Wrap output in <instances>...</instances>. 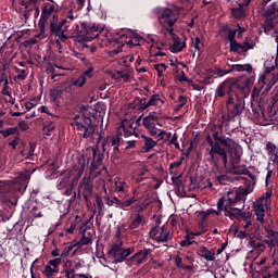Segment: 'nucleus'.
Listing matches in <instances>:
<instances>
[{
    "label": "nucleus",
    "instance_id": "nucleus-1",
    "mask_svg": "<svg viewBox=\"0 0 278 278\" xmlns=\"http://www.w3.org/2000/svg\"><path fill=\"white\" fill-rule=\"evenodd\" d=\"M249 191L247 189H237L228 191L226 195L217 202V214L225 212L226 216H232L239 220L240 225L248 231H253V222L251 220V212H242L236 207L237 203L247 199Z\"/></svg>",
    "mask_w": 278,
    "mask_h": 278
},
{
    "label": "nucleus",
    "instance_id": "nucleus-2",
    "mask_svg": "<svg viewBox=\"0 0 278 278\" xmlns=\"http://www.w3.org/2000/svg\"><path fill=\"white\" fill-rule=\"evenodd\" d=\"M212 132L215 142L210 135L206 137L207 144L211 147V149L207 150V154L210 155L207 162H211L214 166H218V157H220L224 167L227 168V150H225V148L230 149V147H236V141L229 137L219 136L218 131L214 129H212ZM216 155H218V157Z\"/></svg>",
    "mask_w": 278,
    "mask_h": 278
},
{
    "label": "nucleus",
    "instance_id": "nucleus-3",
    "mask_svg": "<svg viewBox=\"0 0 278 278\" xmlns=\"http://www.w3.org/2000/svg\"><path fill=\"white\" fill-rule=\"evenodd\" d=\"M84 170H86V159L83 155L76 156L72 169H66L60 175L56 188L64 190L68 186H75L81 179Z\"/></svg>",
    "mask_w": 278,
    "mask_h": 278
},
{
    "label": "nucleus",
    "instance_id": "nucleus-4",
    "mask_svg": "<svg viewBox=\"0 0 278 278\" xmlns=\"http://www.w3.org/2000/svg\"><path fill=\"white\" fill-rule=\"evenodd\" d=\"M86 0H71L68 8L64 11V18L58 22V15H53L50 21V31L53 36H56L62 31V28L66 23H72L75 18H79V11L83 10Z\"/></svg>",
    "mask_w": 278,
    "mask_h": 278
},
{
    "label": "nucleus",
    "instance_id": "nucleus-5",
    "mask_svg": "<svg viewBox=\"0 0 278 278\" xmlns=\"http://www.w3.org/2000/svg\"><path fill=\"white\" fill-rule=\"evenodd\" d=\"M138 127H140V119L130 118L123 119L116 131L117 135L112 137L111 144L114 151H118V147H121V137L130 138V136H135L138 138Z\"/></svg>",
    "mask_w": 278,
    "mask_h": 278
},
{
    "label": "nucleus",
    "instance_id": "nucleus-6",
    "mask_svg": "<svg viewBox=\"0 0 278 278\" xmlns=\"http://www.w3.org/2000/svg\"><path fill=\"white\" fill-rule=\"evenodd\" d=\"M109 43L111 47H115L111 53H113V55H118V53L123 51L125 45H128L129 47H138L140 45V36L135 35L131 30H122L111 38Z\"/></svg>",
    "mask_w": 278,
    "mask_h": 278
},
{
    "label": "nucleus",
    "instance_id": "nucleus-7",
    "mask_svg": "<svg viewBox=\"0 0 278 278\" xmlns=\"http://www.w3.org/2000/svg\"><path fill=\"white\" fill-rule=\"evenodd\" d=\"M31 177V172L21 173L14 180H0V194H10V192H23L27 190V185Z\"/></svg>",
    "mask_w": 278,
    "mask_h": 278
},
{
    "label": "nucleus",
    "instance_id": "nucleus-8",
    "mask_svg": "<svg viewBox=\"0 0 278 278\" xmlns=\"http://www.w3.org/2000/svg\"><path fill=\"white\" fill-rule=\"evenodd\" d=\"M71 127L84 138H92L97 131V126L92 125V119L84 113H77L74 116Z\"/></svg>",
    "mask_w": 278,
    "mask_h": 278
},
{
    "label": "nucleus",
    "instance_id": "nucleus-9",
    "mask_svg": "<svg viewBox=\"0 0 278 278\" xmlns=\"http://www.w3.org/2000/svg\"><path fill=\"white\" fill-rule=\"evenodd\" d=\"M154 13L157 16L160 25L167 29L168 34H173V27L177 23V14L168 8H156L154 9Z\"/></svg>",
    "mask_w": 278,
    "mask_h": 278
},
{
    "label": "nucleus",
    "instance_id": "nucleus-10",
    "mask_svg": "<svg viewBox=\"0 0 278 278\" xmlns=\"http://www.w3.org/2000/svg\"><path fill=\"white\" fill-rule=\"evenodd\" d=\"M244 105L242 98L236 93H230L226 103L228 121H233V118L240 116L244 112Z\"/></svg>",
    "mask_w": 278,
    "mask_h": 278
},
{
    "label": "nucleus",
    "instance_id": "nucleus-11",
    "mask_svg": "<svg viewBox=\"0 0 278 278\" xmlns=\"http://www.w3.org/2000/svg\"><path fill=\"white\" fill-rule=\"evenodd\" d=\"M103 31V27L99 25H88V23L83 22L81 28L76 35V40L78 42H91L94 38H99V34Z\"/></svg>",
    "mask_w": 278,
    "mask_h": 278
},
{
    "label": "nucleus",
    "instance_id": "nucleus-12",
    "mask_svg": "<svg viewBox=\"0 0 278 278\" xmlns=\"http://www.w3.org/2000/svg\"><path fill=\"white\" fill-rule=\"evenodd\" d=\"M167 100L166 97L162 93H154L150 97L147 103H142V100L137 99L134 103L130 104L131 110H147V108H162V105H166Z\"/></svg>",
    "mask_w": 278,
    "mask_h": 278
},
{
    "label": "nucleus",
    "instance_id": "nucleus-13",
    "mask_svg": "<svg viewBox=\"0 0 278 278\" xmlns=\"http://www.w3.org/2000/svg\"><path fill=\"white\" fill-rule=\"evenodd\" d=\"M270 197H273V190H267L265 195L254 202V214L256 215V220H258V223H264L266 210L270 208Z\"/></svg>",
    "mask_w": 278,
    "mask_h": 278
},
{
    "label": "nucleus",
    "instance_id": "nucleus-14",
    "mask_svg": "<svg viewBox=\"0 0 278 278\" xmlns=\"http://www.w3.org/2000/svg\"><path fill=\"white\" fill-rule=\"evenodd\" d=\"M270 79L267 78V75L264 74L258 78L260 87H253L252 93H251V104L254 105H261L262 100L264 99V93H262V88H264L265 92H268L273 85L268 84Z\"/></svg>",
    "mask_w": 278,
    "mask_h": 278
},
{
    "label": "nucleus",
    "instance_id": "nucleus-15",
    "mask_svg": "<svg viewBox=\"0 0 278 278\" xmlns=\"http://www.w3.org/2000/svg\"><path fill=\"white\" fill-rule=\"evenodd\" d=\"M160 118H162V113H155L151 112L147 117L143 118V127L148 129L150 136H159L160 127H162V124H160Z\"/></svg>",
    "mask_w": 278,
    "mask_h": 278
},
{
    "label": "nucleus",
    "instance_id": "nucleus-16",
    "mask_svg": "<svg viewBox=\"0 0 278 278\" xmlns=\"http://www.w3.org/2000/svg\"><path fill=\"white\" fill-rule=\"evenodd\" d=\"M134 253L132 249L123 248V242H117L112 245L110 249V255L113 257L116 264H121V262H125V258L129 257Z\"/></svg>",
    "mask_w": 278,
    "mask_h": 278
},
{
    "label": "nucleus",
    "instance_id": "nucleus-17",
    "mask_svg": "<svg viewBox=\"0 0 278 278\" xmlns=\"http://www.w3.org/2000/svg\"><path fill=\"white\" fill-rule=\"evenodd\" d=\"M149 236L155 242H168V240H172L170 230H168L167 225L151 228Z\"/></svg>",
    "mask_w": 278,
    "mask_h": 278
},
{
    "label": "nucleus",
    "instance_id": "nucleus-18",
    "mask_svg": "<svg viewBox=\"0 0 278 278\" xmlns=\"http://www.w3.org/2000/svg\"><path fill=\"white\" fill-rule=\"evenodd\" d=\"M253 73V66L251 64H232L229 70L216 68V75L218 77H225L229 73Z\"/></svg>",
    "mask_w": 278,
    "mask_h": 278
},
{
    "label": "nucleus",
    "instance_id": "nucleus-19",
    "mask_svg": "<svg viewBox=\"0 0 278 278\" xmlns=\"http://www.w3.org/2000/svg\"><path fill=\"white\" fill-rule=\"evenodd\" d=\"M253 47H255L253 40L245 38V40L242 43L238 41L232 43L230 46V51H232L233 53H239V55H244V53H247V51H250V49H253Z\"/></svg>",
    "mask_w": 278,
    "mask_h": 278
},
{
    "label": "nucleus",
    "instance_id": "nucleus-20",
    "mask_svg": "<svg viewBox=\"0 0 278 278\" xmlns=\"http://www.w3.org/2000/svg\"><path fill=\"white\" fill-rule=\"evenodd\" d=\"M84 265L81 264V261L74 260V261H66L64 264V270L65 277L67 278H74L77 274V270L81 268Z\"/></svg>",
    "mask_w": 278,
    "mask_h": 278
},
{
    "label": "nucleus",
    "instance_id": "nucleus-21",
    "mask_svg": "<svg viewBox=\"0 0 278 278\" xmlns=\"http://www.w3.org/2000/svg\"><path fill=\"white\" fill-rule=\"evenodd\" d=\"M60 264H62V257L50 260L42 271L45 277L53 278V275L60 271Z\"/></svg>",
    "mask_w": 278,
    "mask_h": 278
},
{
    "label": "nucleus",
    "instance_id": "nucleus-22",
    "mask_svg": "<svg viewBox=\"0 0 278 278\" xmlns=\"http://www.w3.org/2000/svg\"><path fill=\"white\" fill-rule=\"evenodd\" d=\"M149 255H151L150 249L146 248L143 250H140L128 260V264H130V266H140V264H144Z\"/></svg>",
    "mask_w": 278,
    "mask_h": 278
},
{
    "label": "nucleus",
    "instance_id": "nucleus-23",
    "mask_svg": "<svg viewBox=\"0 0 278 278\" xmlns=\"http://www.w3.org/2000/svg\"><path fill=\"white\" fill-rule=\"evenodd\" d=\"M267 155L269 157L268 164L273 166V168H278V148L275 143L267 142L266 144Z\"/></svg>",
    "mask_w": 278,
    "mask_h": 278
},
{
    "label": "nucleus",
    "instance_id": "nucleus-24",
    "mask_svg": "<svg viewBox=\"0 0 278 278\" xmlns=\"http://www.w3.org/2000/svg\"><path fill=\"white\" fill-rule=\"evenodd\" d=\"M252 119L256 125H266V115L264 114V108L261 104L253 106L252 104Z\"/></svg>",
    "mask_w": 278,
    "mask_h": 278
},
{
    "label": "nucleus",
    "instance_id": "nucleus-25",
    "mask_svg": "<svg viewBox=\"0 0 278 278\" xmlns=\"http://www.w3.org/2000/svg\"><path fill=\"white\" fill-rule=\"evenodd\" d=\"M40 3L42 0H23L21 5L25 8L26 12H34V16L40 14Z\"/></svg>",
    "mask_w": 278,
    "mask_h": 278
},
{
    "label": "nucleus",
    "instance_id": "nucleus-26",
    "mask_svg": "<svg viewBox=\"0 0 278 278\" xmlns=\"http://www.w3.org/2000/svg\"><path fill=\"white\" fill-rule=\"evenodd\" d=\"M50 16H58V4L53 1L46 3L41 10V18L47 20Z\"/></svg>",
    "mask_w": 278,
    "mask_h": 278
},
{
    "label": "nucleus",
    "instance_id": "nucleus-27",
    "mask_svg": "<svg viewBox=\"0 0 278 278\" xmlns=\"http://www.w3.org/2000/svg\"><path fill=\"white\" fill-rule=\"evenodd\" d=\"M230 172L232 173V175H247V177L251 179L252 184H255V175L249 172L247 165L231 164Z\"/></svg>",
    "mask_w": 278,
    "mask_h": 278
},
{
    "label": "nucleus",
    "instance_id": "nucleus-28",
    "mask_svg": "<svg viewBox=\"0 0 278 278\" xmlns=\"http://www.w3.org/2000/svg\"><path fill=\"white\" fill-rule=\"evenodd\" d=\"M207 231L206 228L201 227L200 230L189 232L187 236H185V239L180 241V247H190L191 244H194V237L195 236H203Z\"/></svg>",
    "mask_w": 278,
    "mask_h": 278
},
{
    "label": "nucleus",
    "instance_id": "nucleus-29",
    "mask_svg": "<svg viewBox=\"0 0 278 278\" xmlns=\"http://www.w3.org/2000/svg\"><path fill=\"white\" fill-rule=\"evenodd\" d=\"M226 93L228 94V99L230 94H236L233 90H231V84L228 80H225L217 87L215 97H225Z\"/></svg>",
    "mask_w": 278,
    "mask_h": 278
},
{
    "label": "nucleus",
    "instance_id": "nucleus-30",
    "mask_svg": "<svg viewBox=\"0 0 278 278\" xmlns=\"http://www.w3.org/2000/svg\"><path fill=\"white\" fill-rule=\"evenodd\" d=\"M92 162L90 165V173H94L103 164V153L99 152L98 150H92Z\"/></svg>",
    "mask_w": 278,
    "mask_h": 278
},
{
    "label": "nucleus",
    "instance_id": "nucleus-31",
    "mask_svg": "<svg viewBox=\"0 0 278 278\" xmlns=\"http://www.w3.org/2000/svg\"><path fill=\"white\" fill-rule=\"evenodd\" d=\"M79 233H83V237L77 242L78 247H86L87 244H92V233L86 232V225H83L80 227Z\"/></svg>",
    "mask_w": 278,
    "mask_h": 278
},
{
    "label": "nucleus",
    "instance_id": "nucleus-32",
    "mask_svg": "<svg viewBox=\"0 0 278 278\" xmlns=\"http://www.w3.org/2000/svg\"><path fill=\"white\" fill-rule=\"evenodd\" d=\"M186 49V40L179 39V37L173 35V43L169 47L172 53H180Z\"/></svg>",
    "mask_w": 278,
    "mask_h": 278
},
{
    "label": "nucleus",
    "instance_id": "nucleus-33",
    "mask_svg": "<svg viewBox=\"0 0 278 278\" xmlns=\"http://www.w3.org/2000/svg\"><path fill=\"white\" fill-rule=\"evenodd\" d=\"M226 149L229 150L231 164H240V161L242 160V149L237 148L236 143L233 147L226 148Z\"/></svg>",
    "mask_w": 278,
    "mask_h": 278
},
{
    "label": "nucleus",
    "instance_id": "nucleus-34",
    "mask_svg": "<svg viewBox=\"0 0 278 278\" xmlns=\"http://www.w3.org/2000/svg\"><path fill=\"white\" fill-rule=\"evenodd\" d=\"M83 197L85 199V201H88V199L90 198V194H92V190H93V187H92V184H90V176L88 178H84L83 180Z\"/></svg>",
    "mask_w": 278,
    "mask_h": 278
},
{
    "label": "nucleus",
    "instance_id": "nucleus-35",
    "mask_svg": "<svg viewBox=\"0 0 278 278\" xmlns=\"http://www.w3.org/2000/svg\"><path fill=\"white\" fill-rule=\"evenodd\" d=\"M249 247L253 249V251H260L261 253L266 251V244H264V241L260 238H252L249 241Z\"/></svg>",
    "mask_w": 278,
    "mask_h": 278
},
{
    "label": "nucleus",
    "instance_id": "nucleus-36",
    "mask_svg": "<svg viewBox=\"0 0 278 278\" xmlns=\"http://www.w3.org/2000/svg\"><path fill=\"white\" fill-rule=\"evenodd\" d=\"M114 186L115 192H123L124 194L129 192V185H127V181L121 179L119 177L115 178Z\"/></svg>",
    "mask_w": 278,
    "mask_h": 278
},
{
    "label": "nucleus",
    "instance_id": "nucleus-37",
    "mask_svg": "<svg viewBox=\"0 0 278 278\" xmlns=\"http://www.w3.org/2000/svg\"><path fill=\"white\" fill-rule=\"evenodd\" d=\"M114 79H116L118 84H129V81H131V73L117 72L114 74Z\"/></svg>",
    "mask_w": 278,
    "mask_h": 278
},
{
    "label": "nucleus",
    "instance_id": "nucleus-38",
    "mask_svg": "<svg viewBox=\"0 0 278 278\" xmlns=\"http://www.w3.org/2000/svg\"><path fill=\"white\" fill-rule=\"evenodd\" d=\"M200 256H202L203 260H206V262H214V260H216V253L214 251H208L205 247L200 249Z\"/></svg>",
    "mask_w": 278,
    "mask_h": 278
},
{
    "label": "nucleus",
    "instance_id": "nucleus-39",
    "mask_svg": "<svg viewBox=\"0 0 278 278\" xmlns=\"http://www.w3.org/2000/svg\"><path fill=\"white\" fill-rule=\"evenodd\" d=\"M265 68V75H269V73H273L275 68H277V59L271 56L270 59L266 60L264 63Z\"/></svg>",
    "mask_w": 278,
    "mask_h": 278
},
{
    "label": "nucleus",
    "instance_id": "nucleus-40",
    "mask_svg": "<svg viewBox=\"0 0 278 278\" xmlns=\"http://www.w3.org/2000/svg\"><path fill=\"white\" fill-rule=\"evenodd\" d=\"M144 223V217L140 214H137L130 223L129 229H140V227H142Z\"/></svg>",
    "mask_w": 278,
    "mask_h": 278
},
{
    "label": "nucleus",
    "instance_id": "nucleus-41",
    "mask_svg": "<svg viewBox=\"0 0 278 278\" xmlns=\"http://www.w3.org/2000/svg\"><path fill=\"white\" fill-rule=\"evenodd\" d=\"M264 31L265 34H277V31H275V20L270 16H267L265 20Z\"/></svg>",
    "mask_w": 278,
    "mask_h": 278
},
{
    "label": "nucleus",
    "instance_id": "nucleus-42",
    "mask_svg": "<svg viewBox=\"0 0 278 278\" xmlns=\"http://www.w3.org/2000/svg\"><path fill=\"white\" fill-rule=\"evenodd\" d=\"M154 147H157V141L152 140L151 137H143V151L146 153H149V151L151 149H153Z\"/></svg>",
    "mask_w": 278,
    "mask_h": 278
},
{
    "label": "nucleus",
    "instance_id": "nucleus-43",
    "mask_svg": "<svg viewBox=\"0 0 278 278\" xmlns=\"http://www.w3.org/2000/svg\"><path fill=\"white\" fill-rule=\"evenodd\" d=\"M42 131L43 136H51L55 131V124L53 122H46Z\"/></svg>",
    "mask_w": 278,
    "mask_h": 278
},
{
    "label": "nucleus",
    "instance_id": "nucleus-44",
    "mask_svg": "<svg viewBox=\"0 0 278 278\" xmlns=\"http://www.w3.org/2000/svg\"><path fill=\"white\" fill-rule=\"evenodd\" d=\"M87 78L81 74L77 78H73L71 80V86H75L76 88H81L86 85Z\"/></svg>",
    "mask_w": 278,
    "mask_h": 278
},
{
    "label": "nucleus",
    "instance_id": "nucleus-45",
    "mask_svg": "<svg viewBox=\"0 0 278 278\" xmlns=\"http://www.w3.org/2000/svg\"><path fill=\"white\" fill-rule=\"evenodd\" d=\"M62 94H64V89L61 87H56L54 89H51L50 97L52 101H58V99H62Z\"/></svg>",
    "mask_w": 278,
    "mask_h": 278
},
{
    "label": "nucleus",
    "instance_id": "nucleus-46",
    "mask_svg": "<svg viewBox=\"0 0 278 278\" xmlns=\"http://www.w3.org/2000/svg\"><path fill=\"white\" fill-rule=\"evenodd\" d=\"M177 105L174 106V112L175 114H177V112H179L184 105H186V103H188V98L186 96H179L177 99Z\"/></svg>",
    "mask_w": 278,
    "mask_h": 278
},
{
    "label": "nucleus",
    "instance_id": "nucleus-47",
    "mask_svg": "<svg viewBox=\"0 0 278 278\" xmlns=\"http://www.w3.org/2000/svg\"><path fill=\"white\" fill-rule=\"evenodd\" d=\"M278 233L275 231H271V236L265 240L266 244L270 248V249H275V247L278 245V239H277Z\"/></svg>",
    "mask_w": 278,
    "mask_h": 278
},
{
    "label": "nucleus",
    "instance_id": "nucleus-48",
    "mask_svg": "<svg viewBox=\"0 0 278 278\" xmlns=\"http://www.w3.org/2000/svg\"><path fill=\"white\" fill-rule=\"evenodd\" d=\"M135 60H136V63H135L136 68H138V66L142 64V49H140V47L136 48Z\"/></svg>",
    "mask_w": 278,
    "mask_h": 278
},
{
    "label": "nucleus",
    "instance_id": "nucleus-49",
    "mask_svg": "<svg viewBox=\"0 0 278 278\" xmlns=\"http://www.w3.org/2000/svg\"><path fill=\"white\" fill-rule=\"evenodd\" d=\"M47 25V20L42 18L40 21V26H39V34L35 36V38H40V40H42V38H45L47 35L45 34V27Z\"/></svg>",
    "mask_w": 278,
    "mask_h": 278
},
{
    "label": "nucleus",
    "instance_id": "nucleus-50",
    "mask_svg": "<svg viewBox=\"0 0 278 278\" xmlns=\"http://www.w3.org/2000/svg\"><path fill=\"white\" fill-rule=\"evenodd\" d=\"M2 81H4V87L1 90V94H3L4 97H11L12 93H10V91L8 90L9 88L8 76L2 75Z\"/></svg>",
    "mask_w": 278,
    "mask_h": 278
},
{
    "label": "nucleus",
    "instance_id": "nucleus-51",
    "mask_svg": "<svg viewBox=\"0 0 278 278\" xmlns=\"http://www.w3.org/2000/svg\"><path fill=\"white\" fill-rule=\"evenodd\" d=\"M236 34H238V29H229L228 30V42H229V45H230V47L232 46V45H235L236 42H238L237 40H236Z\"/></svg>",
    "mask_w": 278,
    "mask_h": 278
},
{
    "label": "nucleus",
    "instance_id": "nucleus-52",
    "mask_svg": "<svg viewBox=\"0 0 278 278\" xmlns=\"http://www.w3.org/2000/svg\"><path fill=\"white\" fill-rule=\"evenodd\" d=\"M17 131L18 129L16 127H11L5 130H0V134L3 138H9V136H14Z\"/></svg>",
    "mask_w": 278,
    "mask_h": 278
},
{
    "label": "nucleus",
    "instance_id": "nucleus-53",
    "mask_svg": "<svg viewBox=\"0 0 278 278\" xmlns=\"http://www.w3.org/2000/svg\"><path fill=\"white\" fill-rule=\"evenodd\" d=\"M181 262H182L181 256H176L175 263H176L177 268H182L184 270H191L192 269V266L184 265Z\"/></svg>",
    "mask_w": 278,
    "mask_h": 278
},
{
    "label": "nucleus",
    "instance_id": "nucleus-54",
    "mask_svg": "<svg viewBox=\"0 0 278 278\" xmlns=\"http://www.w3.org/2000/svg\"><path fill=\"white\" fill-rule=\"evenodd\" d=\"M215 178L217 179L218 184L222 186H227L229 184V176L227 175H215Z\"/></svg>",
    "mask_w": 278,
    "mask_h": 278
},
{
    "label": "nucleus",
    "instance_id": "nucleus-55",
    "mask_svg": "<svg viewBox=\"0 0 278 278\" xmlns=\"http://www.w3.org/2000/svg\"><path fill=\"white\" fill-rule=\"evenodd\" d=\"M170 132H166L165 130H160L159 136H156V138H159V140H164V142H168V140H170Z\"/></svg>",
    "mask_w": 278,
    "mask_h": 278
},
{
    "label": "nucleus",
    "instance_id": "nucleus-56",
    "mask_svg": "<svg viewBox=\"0 0 278 278\" xmlns=\"http://www.w3.org/2000/svg\"><path fill=\"white\" fill-rule=\"evenodd\" d=\"M154 68L159 75V77H162V75H164V73L166 72V64L164 63H160L154 65Z\"/></svg>",
    "mask_w": 278,
    "mask_h": 278
},
{
    "label": "nucleus",
    "instance_id": "nucleus-57",
    "mask_svg": "<svg viewBox=\"0 0 278 278\" xmlns=\"http://www.w3.org/2000/svg\"><path fill=\"white\" fill-rule=\"evenodd\" d=\"M30 218H42V212L38 207L34 206L30 211Z\"/></svg>",
    "mask_w": 278,
    "mask_h": 278
},
{
    "label": "nucleus",
    "instance_id": "nucleus-58",
    "mask_svg": "<svg viewBox=\"0 0 278 278\" xmlns=\"http://www.w3.org/2000/svg\"><path fill=\"white\" fill-rule=\"evenodd\" d=\"M135 52H136V50H135ZM134 60H136V53H130V54L124 56L123 62L126 66H129V63L134 62Z\"/></svg>",
    "mask_w": 278,
    "mask_h": 278
},
{
    "label": "nucleus",
    "instance_id": "nucleus-59",
    "mask_svg": "<svg viewBox=\"0 0 278 278\" xmlns=\"http://www.w3.org/2000/svg\"><path fill=\"white\" fill-rule=\"evenodd\" d=\"M73 249H75V244H73V243L65 245L64 250L61 254V257H66L68 255V253H71V251H73Z\"/></svg>",
    "mask_w": 278,
    "mask_h": 278
},
{
    "label": "nucleus",
    "instance_id": "nucleus-60",
    "mask_svg": "<svg viewBox=\"0 0 278 278\" xmlns=\"http://www.w3.org/2000/svg\"><path fill=\"white\" fill-rule=\"evenodd\" d=\"M81 75H84V77L92 79V77H94V67L89 66Z\"/></svg>",
    "mask_w": 278,
    "mask_h": 278
},
{
    "label": "nucleus",
    "instance_id": "nucleus-61",
    "mask_svg": "<svg viewBox=\"0 0 278 278\" xmlns=\"http://www.w3.org/2000/svg\"><path fill=\"white\" fill-rule=\"evenodd\" d=\"M252 233H253V231H251V230H247V229L240 230L238 232V238H240L241 240H244V238H249V236H252Z\"/></svg>",
    "mask_w": 278,
    "mask_h": 278
},
{
    "label": "nucleus",
    "instance_id": "nucleus-62",
    "mask_svg": "<svg viewBox=\"0 0 278 278\" xmlns=\"http://www.w3.org/2000/svg\"><path fill=\"white\" fill-rule=\"evenodd\" d=\"M231 14L235 18H242V16H244V11H242V9H232Z\"/></svg>",
    "mask_w": 278,
    "mask_h": 278
},
{
    "label": "nucleus",
    "instance_id": "nucleus-63",
    "mask_svg": "<svg viewBox=\"0 0 278 278\" xmlns=\"http://www.w3.org/2000/svg\"><path fill=\"white\" fill-rule=\"evenodd\" d=\"M177 79L178 81H187V84H190V81H192V79L188 78L186 76V73L184 72H180V74H178Z\"/></svg>",
    "mask_w": 278,
    "mask_h": 278
},
{
    "label": "nucleus",
    "instance_id": "nucleus-64",
    "mask_svg": "<svg viewBox=\"0 0 278 278\" xmlns=\"http://www.w3.org/2000/svg\"><path fill=\"white\" fill-rule=\"evenodd\" d=\"M192 47H194L197 51H201V38L195 37L192 39Z\"/></svg>",
    "mask_w": 278,
    "mask_h": 278
}]
</instances>
